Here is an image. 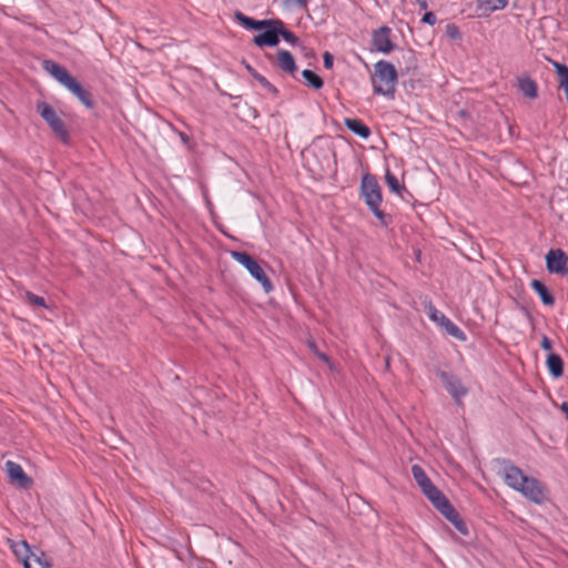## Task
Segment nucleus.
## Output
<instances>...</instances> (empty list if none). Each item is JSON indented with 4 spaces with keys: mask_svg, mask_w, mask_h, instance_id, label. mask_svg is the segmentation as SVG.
<instances>
[{
    "mask_svg": "<svg viewBox=\"0 0 568 568\" xmlns=\"http://www.w3.org/2000/svg\"><path fill=\"white\" fill-rule=\"evenodd\" d=\"M42 69L57 82L75 95L87 108L92 109L94 103L89 91H87L68 70L53 60H43Z\"/></svg>",
    "mask_w": 568,
    "mask_h": 568,
    "instance_id": "nucleus-1",
    "label": "nucleus"
},
{
    "mask_svg": "<svg viewBox=\"0 0 568 568\" xmlns=\"http://www.w3.org/2000/svg\"><path fill=\"white\" fill-rule=\"evenodd\" d=\"M361 196L364 199L369 211L375 215L381 224L387 226L389 217L381 210L383 201L382 189L374 175L367 173L362 176Z\"/></svg>",
    "mask_w": 568,
    "mask_h": 568,
    "instance_id": "nucleus-2",
    "label": "nucleus"
},
{
    "mask_svg": "<svg viewBox=\"0 0 568 568\" xmlns=\"http://www.w3.org/2000/svg\"><path fill=\"white\" fill-rule=\"evenodd\" d=\"M397 80L398 75L394 64L385 60L375 63L372 78L374 93L394 97Z\"/></svg>",
    "mask_w": 568,
    "mask_h": 568,
    "instance_id": "nucleus-3",
    "label": "nucleus"
},
{
    "mask_svg": "<svg viewBox=\"0 0 568 568\" xmlns=\"http://www.w3.org/2000/svg\"><path fill=\"white\" fill-rule=\"evenodd\" d=\"M10 548L24 568L50 567L47 555L39 548H31L26 540L10 541Z\"/></svg>",
    "mask_w": 568,
    "mask_h": 568,
    "instance_id": "nucleus-4",
    "label": "nucleus"
},
{
    "mask_svg": "<svg viewBox=\"0 0 568 568\" xmlns=\"http://www.w3.org/2000/svg\"><path fill=\"white\" fill-rule=\"evenodd\" d=\"M231 256L234 261L246 268L250 275L262 285L266 293L273 290L271 280L267 277L262 266L248 253L232 251Z\"/></svg>",
    "mask_w": 568,
    "mask_h": 568,
    "instance_id": "nucleus-5",
    "label": "nucleus"
},
{
    "mask_svg": "<svg viewBox=\"0 0 568 568\" xmlns=\"http://www.w3.org/2000/svg\"><path fill=\"white\" fill-rule=\"evenodd\" d=\"M37 112L62 142L67 143L69 141V132L67 126L53 106L44 101H41L37 103Z\"/></svg>",
    "mask_w": 568,
    "mask_h": 568,
    "instance_id": "nucleus-6",
    "label": "nucleus"
},
{
    "mask_svg": "<svg viewBox=\"0 0 568 568\" xmlns=\"http://www.w3.org/2000/svg\"><path fill=\"white\" fill-rule=\"evenodd\" d=\"M526 499L534 504L541 505L548 500L546 486L535 477L528 476L517 489Z\"/></svg>",
    "mask_w": 568,
    "mask_h": 568,
    "instance_id": "nucleus-7",
    "label": "nucleus"
},
{
    "mask_svg": "<svg viewBox=\"0 0 568 568\" xmlns=\"http://www.w3.org/2000/svg\"><path fill=\"white\" fill-rule=\"evenodd\" d=\"M438 376L454 402L462 405L463 398L468 394V388L463 385L460 378L445 371H439Z\"/></svg>",
    "mask_w": 568,
    "mask_h": 568,
    "instance_id": "nucleus-8",
    "label": "nucleus"
},
{
    "mask_svg": "<svg viewBox=\"0 0 568 568\" xmlns=\"http://www.w3.org/2000/svg\"><path fill=\"white\" fill-rule=\"evenodd\" d=\"M545 260L549 273L561 276L568 274V255L561 248L549 250Z\"/></svg>",
    "mask_w": 568,
    "mask_h": 568,
    "instance_id": "nucleus-9",
    "label": "nucleus"
},
{
    "mask_svg": "<svg viewBox=\"0 0 568 568\" xmlns=\"http://www.w3.org/2000/svg\"><path fill=\"white\" fill-rule=\"evenodd\" d=\"M267 22H271L267 27L263 28L261 33L256 34L253 38V43L258 47H276L280 43L278 32L280 27L275 23H280L278 19H267Z\"/></svg>",
    "mask_w": 568,
    "mask_h": 568,
    "instance_id": "nucleus-10",
    "label": "nucleus"
},
{
    "mask_svg": "<svg viewBox=\"0 0 568 568\" xmlns=\"http://www.w3.org/2000/svg\"><path fill=\"white\" fill-rule=\"evenodd\" d=\"M390 34L392 30L386 26L373 31L372 43L376 51L387 54L394 50L395 44L390 40Z\"/></svg>",
    "mask_w": 568,
    "mask_h": 568,
    "instance_id": "nucleus-11",
    "label": "nucleus"
},
{
    "mask_svg": "<svg viewBox=\"0 0 568 568\" xmlns=\"http://www.w3.org/2000/svg\"><path fill=\"white\" fill-rule=\"evenodd\" d=\"M437 510L447 519L449 520L454 527L464 536L468 535V528L460 517V515L457 513V510L452 506L449 500L445 501Z\"/></svg>",
    "mask_w": 568,
    "mask_h": 568,
    "instance_id": "nucleus-12",
    "label": "nucleus"
},
{
    "mask_svg": "<svg viewBox=\"0 0 568 568\" xmlns=\"http://www.w3.org/2000/svg\"><path fill=\"white\" fill-rule=\"evenodd\" d=\"M418 487L436 509L448 500L446 496L432 483L429 477L424 481H420Z\"/></svg>",
    "mask_w": 568,
    "mask_h": 568,
    "instance_id": "nucleus-13",
    "label": "nucleus"
},
{
    "mask_svg": "<svg viewBox=\"0 0 568 568\" xmlns=\"http://www.w3.org/2000/svg\"><path fill=\"white\" fill-rule=\"evenodd\" d=\"M418 487L436 509L448 500L446 496L432 483L429 477L424 481H420Z\"/></svg>",
    "mask_w": 568,
    "mask_h": 568,
    "instance_id": "nucleus-14",
    "label": "nucleus"
},
{
    "mask_svg": "<svg viewBox=\"0 0 568 568\" xmlns=\"http://www.w3.org/2000/svg\"><path fill=\"white\" fill-rule=\"evenodd\" d=\"M6 471L11 483L22 488H27L31 484V479L27 476L21 465L12 460L6 463Z\"/></svg>",
    "mask_w": 568,
    "mask_h": 568,
    "instance_id": "nucleus-15",
    "label": "nucleus"
},
{
    "mask_svg": "<svg viewBox=\"0 0 568 568\" xmlns=\"http://www.w3.org/2000/svg\"><path fill=\"white\" fill-rule=\"evenodd\" d=\"M527 475L515 465H506L504 468V481L505 484L517 491L523 480L527 479Z\"/></svg>",
    "mask_w": 568,
    "mask_h": 568,
    "instance_id": "nucleus-16",
    "label": "nucleus"
},
{
    "mask_svg": "<svg viewBox=\"0 0 568 568\" xmlns=\"http://www.w3.org/2000/svg\"><path fill=\"white\" fill-rule=\"evenodd\" d=\"M518 90L528 99H536L538 97V85L530 77H520L517 79Z\"/></svg>",
    "mask_w": 568,
    "mask_h": 568,
    "instance_id": "nucleus-17",
    "label": "nucleus"
},
{
    "mask_svg": "<svg viewBox=\"0 0 568 568\" xmlns=\"http://www.w3.org/2000/svg\"><path fill=\"white\" fill-rule=\"evenodd\" d=\"M344 124L351 132L362 139H368L371 135V129L358 119L346 118Z\"/></svg>",
    "mask_w": 568,
    "mask_h": 568,
    "instance_id": "nucleus-18",
    "label": "nucleus"
},
{
    "mask_svg": "<svg viewBox=\"0 0 568 568\" xmlns=\"http://www.w3.org/2000/svg\"><path fill=\"white\" fill-rule=\"evenodd\" d=\"M277 64L284 72L290 74H293L297 70L294 57L287 50H280L277 52Z\"/></svg>",
    "mask_w": 568,
    "mask_h": 568,
    "instance_id": "nucleus-19",
    "label": "nucleus"
},
{
    "mask_svg": "<svg viewBox=\"0 0 568 568\" xmlns=\"http://www.w3.org/2000/svg\"><path fill=\"white\" fill-rule=\"evenodd\" d=\"M507 4L508 0H477V8L485 16L497 10H503Z\"/></svg>",
    "mask_w": 568,
    "mask_h": 568,
    "instance_id": "nucleus-20",
    "label": "nucleus"
},
{
    "mask_svg": "<svg viewBox=\"0 0 568 568\" xmlns=\"http://www.w3.org/2000/svg\"><path fill=\"white\" fill-rule=\"evenodd\" d=\"M531 288L539 295L541 302L547 306L555 304V298L548 287L539 280L531 281Z\"/></svg>",
    "mask_w": 568,
    "mask_h": 568,
    "instance_id": "nucleus-21",
    "label": "nucleus"
},
{
    "mask_svg": "<svg viewBox=\"0 0 568 568\" xmlns=\"http://www.w3.org/2000/svg\"><path fill=\"white\" fill-rule=\"evenodd\" d=\"M385 183L389 191L404 199V194L408 193L405 185L400 184L397 176L388 169L385 172Z\"/></svg>",
    "mask_w": 568,
    "mask_h": 568,
    "instance_id": "nucleus-22",
    "label": "nucleus"
},
{
    "mask_svg": "<svg viewBox=\"0 0 568 568\" xmlns=\"http://www.w3.org/2000/svg\"><path fill=\"white\" fill-rule=\"evenodd\" d=\"M547 367L549 373L554 377H560L564 373V363L561 357L558 354L549 353L547 356Z\"/></svg>",
    "mask_w": 568,
    "mask_h": 568,
    "instance_id": "nucleus-23",
    "label": "nucleus"
},
{
    "mask_svg": "<svg viewBox=\"0 0 568 568\" xmlns=\"http://www.w3.org/2000/svg\"><path fill=\"white\" fill-rule=\"evenodd\" d=\"M236 19L241 22V24L243 27H245L246 29H252V30H262L263 28L271 24V22H267V19L255 20L253 18L246 17L242 12L236 13Z\"/></svg>",
    "mask_w": 568,
    "mask_h": 568,
    "instance_id": "nucleus-24",
    "label": "nucleus"
},
{
    "mask_svg": "<svg viewBox=\"0 0 568 568\" xmlns=\"http://www.w3.org/2000/svg\"><path fill=\"white\" fill-rule=\"evenodd\" d=\"M439 327L445 329V332L448 335L457 338L458 341L466 339L465 333L456 324H454L448 317L446 318V321L444 323H442V325Z\"/></svg>",
    "mask_w": 568,
    "mask_h": 568,
    "instance_id": "nucleus-25",
    "label": "nucleus"
},
{
    "mask_svg": "<svg viewBox=\"0 0 568 568\" xmlns=\"http://www.w3.org/2000/svg\"><path fill=\"white\" fill-rule=\"evenodd\" d=\"M302 77L304 78L306 84L315 90H320L324 85L322 78L312 70H304L302 72Z\"/></svg>",
    "mask_w": 568,
    "mask_h": 568,
    "instance_id": "nucleus-26",
    "label": "nucleus"
},
{
    "mask_svg": "<svg viewBox=\"0 0 568 568\" xmlns=\"http://www.w3.org/2000/svg\"><path fill=\"white\" fill-rule=\"evenodd\" d=\"M427 314L429 320L436 323L438 326H440L442 323H444L447 318V316L438 311L433 304L427 306Z\"/></svg>",
    "mask_w": 568,
    "mask_h": 568,
    "instance_id": "nucleus-27",
    "label": "nucleus"
},
{
    "mask_svg": "<svg viewBox=\"0 0 568 568\" xmlns=\"http://www.w3.org/2000/svg\"><path fill=\"white\" fill-rule=\"evenodd\" d=\"M275 24L277 27H280L278 38L282 37L286 42H288L293 45L298 42V38L293 32H291L290 30H287L285 28V24L283 21H281L280 23H275Z\"/></svg>",
    "mask_w": 568,
    "mask_h": 568,
    "instance_id": "nucleus-28",
    "label": "nucleus"
},
{
    "mask_svg": "<svg viewBox=\"0 0 568 568\" xmlns=\"http://www.w3.org/2000/svg\"><path fill=\"white\" fill-rule=\"evenodd\" d=\"M247 69L251 71L254 79L266 90H268L272 93H277V89L262 74L254 71L252 68L247 67Z\"/></svg>",
    "mask_w": 568,
    "mask_h": 568,
    "instance_id": "nucleus-29",
    "label": "nucleus"
},
{
    "mask_svg": "<svg viewBox=\"0 0 568 568\" xmlns=\"http://www.w3.org/2000/svg\"><path fill=\"white\" fill-rule=\"evenodd\" d=\"M412 475L417 485L428 477L425 470L417 464L412 466Z\"/></svg>",
    "mask_w": 568,
    "mask_h": 568,
    "instance_id": "nucleus-30",
    "label": "nucleus"
},
{
    "mask_svg": "<svg viewBox=\"0 0 568 568\" xmlns=\"http://www.w3.org/2000/svg\"><path fill=\"white\" fill-rule=\"evenodd\" d=\"M26 298L32 305H36L39 307H47L44 298L39 295L33 294L32 292H27Z\"/></svg>",
    "mask_w": 568,
    "mask_h": 568,
    "instance_id": "nucleus-31",
    "label": "nucleus"
},
{
    "mask_svg": "<svg viewBox=\"0 0 568 568\" xmlns=\"http://www.w3.org/2000/svg\"><path fill=\"white\" fill-rule=\"evenodd\" d=\"M284 3L288 8H301L307 7L308 0H284Z\"/></svg>",
    "mask_w": 568,
    "mask_h": 568,
    "instance_id": "nucleus-32",
    "label": "nucleus"
},
{
    "mask_svg": "<svg viewBox=\"0 0 568 568\" xmlns=\"http://www.w3.org/2000/svg\"><path fill=\"white\" fill-rule=\"evenodd\" d=\"M422 21L424 23L429 24V26H434L437 22V18H436V14L434 12L427 11L426 13H424V16L422 18Z\"/></svg>",
    "mask_w": 568,
    "mask_h": 568,
    "instance_id": "nucleus-33",
    "label": "nucleus"
},
{
    "mask_svg": "<svg viewBox=\"0 0 568 568\" xmlns=\"http://www.w3.org/2000/svg\"><path fill=\"white\" fill-rule=\"evenodd\" d=\"M540 346L542 349L550 352L552 348V342L546 335H542Z\"/></svg>",
    "mask_w": 568,
    "mask_h": 568,
    "instance_id": "nucleus-34",
    "label": "nucleus"
},
{
    "mask_svg": "<svg viewBox=\"0 0 568 568\" xmlns=\"http://www.w3.org/2000/svg\"><path fill=\"white\" fill-rule=\"evenodd\" d=\"M323 62L326 69H332L334 62L333 55L329 52H325L323 55Z\"/></svg>",
    "mask_w": 568,
    "mask_h": 568,
    "instance_id": "nucleus-35",
    "label": "nucleus"
},
{
    "mask_svg": "<svg viewBox=\"0 0 568 568\" xmlns=\"http://www.w3.org/2000/svg\"><path fill=\"white\" fill-rule=\"evenodd\" d=\"M447 33L452 37V38H456L459 36L458 33V30L455 26L450 24L447 27Z\"/></svg>",
    "mask_w": 568,
    "mask_h": 568,
    "instance_id": "nucleus-36",
    "label": "nucleus"
},
{
    "mask_svg": "<svg viewBox=\"0 0 568 568\" xmlns=\"http://www.w3.org/2000/svg\"><path fill=\"white\" fill-rule=\"evenodd\" d=\"M418 4L422 9H426L427 8V1L426 0H418Z\"/></svg>",
    "mask_w": 568,
    "mask_h": 568,
    "instance_id": "nucleus-37",
    "label": "nucleus"
},
{
    "mask_svg": "<svg viewBox=\"0 0 568 568\" xmlns=\"http://www.w3.org/2000/svg\"><path fill=\"white\" fill-rule=\"evenodd\" d=\"M316 354H317V356H318L321 359H323V361H325V362H328V357H327L325 354H322V353H316Z\"/></svg>",
    "mask_w": 568,
    "mask_h": 568,
    "instance_id": "nucleus-38",
    "label": "nucleus"
},
{
    "mask_svg": "<svg viewBox=\"0 0 568 568\" xmlns=\"http://www.w3.org/2000/svg\"><path fill=\"white\" fill-rule=\"evenodd\" d=\"M561 409L568 414V404L564 403Z\"/></svg>",
    "mask_w": 568,
    "mask_h": 568,
    "instance_id": "nucleus-39",
    "label": "nucleus"
},
{
    "mask_svg": "<svg viewBox=\"0 0 568 568\" xmlns=\"http://www.w3.org/2000/svg\"><path fill=\"white\" fill-rule=\"evenodd\" d=\"M310 347L315 351V343L314 342H310Z\"/></svg>",
    "mask_w": 568,
    "mask_h": 568,
    "instance_id": "nucleus-40",
    "label": "nucleus"
}]
</instances>
